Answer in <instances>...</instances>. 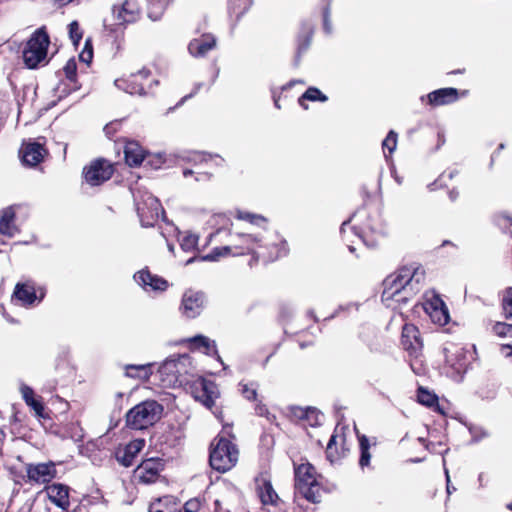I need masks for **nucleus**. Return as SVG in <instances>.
Listing matches in <instances>:
<instances>
[{"label": "nucleus", "instance_id": "7c9ffc66", "mask_svg": "<svg viewBox=\"0 0 512 512\" xmlns=\"http://www.w3.org/2000/svg\"><path fill=\"white\" fill-rule=\"evenodd\" d=\"M216 46L215 37L206 33L199 38L192 39L188 44V51L194 57H203Z\"/></svg>", "mask_w": 512, "mask_h": 512}, {"label": "nucleus", "instance_id": "dca6fc26", "mask_svg": "<svg viewBox=\"0 0 512 512\" xmlns=\"http://www.w3.org/2000/svg\"><path fill=\"white\" fill-rule=\"evenodd\" d=\"M49 155L45 144L37 141H23L19 149V158L24 166L36 167Z\"/></svg>", "mask_w": 512, "mask_h": 512}, {"label": "nucleus", "instance_id": "f257e3e1", "mask_svg": "<svg viewBox=\"0 0 512 512\" xmlns=\"http://www.w3.org/2000/svg\"><path fill=\"white\" fill-rule=\"evenodd\" d=\"M425 279L426 271L422 265H404L384 279L382 299L396 298L397 302H401L407 296L419 293L425 284Z\"/></svg>", "mask_w": 512, "mask_h": 512}, {"label": "nucleus", "instance_id": "a19ab883", "mask_svg": "<svg viewBox=\"0 0 512 512\" xmlns=\"http://www.w3.org/2000/svg\"><path fill=\"white\" fill-rule=\"evenodd\" d=\"M236 218L262 228H265L268 224V219L266 217L246 211H238Z\"/></svg>", "mask_w": 512, "mask_h": 512}, {"label": "nucleus", "instance_id": "f704fd0d", "mask_svg": "<svg viewBox=\"0 0 512 512\" xmlns=\"http://www.w3.org/2000/svg\"><path fill=\"white\" fill-rule=\"evenodd\" d=\"M21 393L25 403L35 411L36 416L44 418V405L41 397L36 398L34 390L27 385L22 386Z\"/></svg>", "mask_w": 512, "mask_h": 512}, {"label": "nucleus", "instance_id": "e433bc0d", "mask_svg": "<svg viewBox=\"0 0 512 512\" xmlns=\"http://www.w3.org/2000/svg\"><path fill=\"white\" fill-rule=\"evenodd\" d=\"M16 214L12 208L3 210L0 216V233L6 236H13L17 231L15 226Z\"/></svg>", "mask_w": 512, "mask_h": 512}, {"label": "nucleus", "instance_id": "cd10ccee", "mask_svg": "<svg viewBox=\"0 0 512 512\" xmlns=\"http://www.w3.org/2000/svg\"><path fill=\"white\" fill-rule=\"evenodd\" d=\"M445 362L457 373L465 371L467 367V356L464 349L458 345L451 344L444 348Z\"/></svg>", "mask_w": 512, "mask_h": 512}, {"label": "nucleus", "instance_id": "de8ad7c7", "mask_svg": "<svg viewBox=\"0 0 512 512\" xmlns=\"http://www.w3.org/2000/svg\"><path fill=\"white\" fill-rule=\"evenodd\" d=\"M68 31H69V38L71 39L72 43L75 46H78L83 37V32L80 28L78 21H76V20L72 21L68 25Z\"/></svg>", "mask_w": 512, "mask_h": 512}, {"label": "nucleus", "instance_id": "4be33fe9", "mask_svg": "<svg viewBox=\"0 0 512 512\" xmlns=\"http://www.w3.org/2000/svg\"><path fill=\"white\" fill-rule=\"evenodd\" d=\"M44 296V289L41 287L37 288L35 282L32 280L17 283L13 292V297L23 305H32L36 300L41 301Z\"/></svg>", "mask_w": 512, "mask_h": 512}, {"label": "nucleus", "instance_id": "5701e85b", "mask_svg": "<svg viewBox=\"0 0 512 512\" xmlns=\"http://www.w3.org/2000/svg\"><path fill=\"white\" fill-rule=\"evenodd\" d=\"M228 246L233 257L251 254L254 259L256 237L252 234H235L231 237Z\"/></svg>", "mask_w": 512, "mask_h": 512}, {"label": "nucleus", "instance_id": "c9c22d12", "mask_svg": "<svg viewBox=\"0 0 512 512\" xmlns=\"http://www.w3.org/2000/svg\"><path fill=\"white\" fill-rule=\"evenodd\" d=\"M152 363L148 364H127L125 365V375L130 378L148 381L152 375Z\"/></svg>", "mask_w": 512, "mask_h": 512}, {"label": "nucleus", "instance_id": "13d9d810", "mask_svg": "<svg viewBox=\"0 0 512 512\" xmlns=\"http://www.w3.org/2000/svg\"><path fill=\"white\" fill-rule=\"evenodd\" d=\"M121 123L118 121L110 122L104 126V133L109 138L112 139L117 131L119 130Z\"/></svg>", "mask_w": 512, "mask_h": 512}, {"label": "nucleus", "instance_id": "69168bd1", "mask_svg": "<svg viewBox=\"0 0 512 512\" xmlns=\"http://www.w3.org/2000/svg\"><path fill=\"white\" fill-rule=\"evenodd\" d=\"M214 506H215L214 512H230L229 510L224 509L222 507L221 502L219 500H215Z\"/></svg>", "mask_w": 512, "mask_h": 512}, {"label": "nucleus", "instance_id": "393cba45", "mask_svg": "<svg viewBox=\"0 0 512 512\" xmlns=\"http://www.w3.org/2000/svg\"><path fill=\"white\" fill-rule=\"evenodd\" d=\"M134 279L146 291L164 292L169 286L166 279L159 275L152 274L148 268L138 271L134 275Z\"/></svg>", "mask_w": 512, "mask_h": 512}, {"label": "nucleus", "instance_id": "9d476101", "mask_svg": "<svg viewBox=\"0 0 512 512\" xmlns=\"http://www.w3.org/2000/svg\"><path fill=\"white\" fill-rule=\"evenodd\" d=\"M115 84L131 95L142 96L149 94L153 87L159 84V81L149 69L142 68L135 73L117 79Z\"/></svg>", "mask_w": 512, "mask_h": 512}, {"label": "nucleus", "instance_id": "a211bd4d", "mask_svg": "<svg viewBox=\"0 0 512 512\" xmlns=\"http://www.w3.org/2000/svg\"><path fill=\"white\" fill-rule=\"evenodd\" d=\"M165 464L161 458L144 459L135 470V477L139 483L152 484L157 482Z\"/></svg>", "mask_w": 512, "mask_h": 512}, {"label": "nucleus", "instance_id": "f3484780", "mask_svg": "<svg viewBox=\"0 0 512 512\" xmlns=\"http://www.w3.org/2000/svg\"><path fill=\"white\" fill-rule=\"evenodd\" d=\"M423 309L431 321L440 326L448 324L450 320L449 310L439 294L432 293L426 297Z\"/></svg>", "mask_w": 512, "mask_h": 512}, {"label": "nucleus", "instance_id": "6ab92c4d", "mask_svg": "<svg viewBox=\"0 0 512 512\" xmlns=\"http://www.w3.org/2000/svg\"><path fill=\"white\" fill-rule=\"evenodd\" d=\"M241 395L248 401L254 403V412L257 416L268 417L270 414L267 405L259 397V383L257 381L242 380L238 384Z\"/></svg>", "mask_w": 512, "mask_h": 512}, {"label": "nucleus", "instance_id": "052dcab7", "mask_svg": "<svg viewBox=\"0 0 512 512\" xmlns=\"http://www.w3.org/2000/svg\"><path fill=\"white\" fill-rule=\"evenodd\" d=\"M323 24L326 31H329V16H330V5L327 4L322 11Z\"/></svg>", "mask_w": 512, "mask_h": 512}, {"label": "nucleus", "instance_id": "a18cd8bd", "mask_svg": "<svg viewBox=\"0 0 512 512\" xmlns=\"http://www.w3.org/2000/svg\"><path fill=\"white\" fill-rule=\"evenodd\" d=\"M502 313L506 319H512V287H508L503 295L502 302Z\"/></svg>", "mask_w": 512, "mask_h": 512}, {"label": "nucleus", "instance_id": "58836bf2", "mask_svg": "<svg viewBox=\"0 0 512 512\" xmlns=\"http://www.w3.org/2000/svg\"><path fill=\"white\" fill-rule=\"evenodd\" d=\"M66 79L69 81L71 88L69 92L80 89L77 78V63L74 58L69 59L63 67Z\"/></svg>", "mask_w": 512, "mask_h": 512}, {"label": "nucleus", "instance_id": "4d7b16f0", "mask_svg": "<svg viewBox=\"0 0 512 512\" xmlns=\"http://www.w3.org/2000/svg\"><path fill=\"white\" fill-rule=\"evenodd\" d=\"M194 174L197 175L196 178H195L197 181L209 180L212 177V174L208 173V172L195 171V170H192V169H184L183 170V176L184 177H188V176H191V175H194Z\"/></svg>", "mask_w": 512, "mask_h": 512}, {"label": "nucleus", "instance_id": "412c9836", "mask_svg": "<svg viewBox=\"0 0 512 512\" xmlns=\"http://www.w3.org/2000/svg\"><path fill=\"white\" fill-rule=\"evenodd\" d=\"M467 93L466 90L460 93L458 89L452 87L440 88L422 96L421 101L432 107H439L455 103L459 100L460 95H466Z\"/></svg>", "mask_w": 512, "mask_h": 512}, {"label": "nucleus", "instance_id": "423d86ee", "mask_svg": "<svg viewBox=\"0 0 512 512\" xmlns=\"http://www.w3.org/2000/svg\"><path fill=\"white\" fill-rule=\"evenodd\" d=\"M49 45L50 36L46 26L37 28L28 38L22 50L25 66L29 69H36L41 64L47 63Z\"/></svg>", "mask_w": 512, "mask_h": 512}, {"label": "nucleus", "instance_id": "603ef678", "mask_svg": "<svg viewBox=\"0 0 512 512\" xmlns=\"http://www.w3.org/2000/svg\"><path fill=\"white\" fill-rule=\"evenodd\" d=\"M456 175H458V171L457 170H446L444 171L443 173H441L439 175V177L435 180V182L433 183L434 186L436 187H444V186H447L446 184V180H451L453 179Z\"/></svg>", "mask_w": 512, "mask_h": 512}, {"label": "nucleus", "instance_id": "ddd939ff", "mask_svg": "<svg viewBox=\"0 0 512 512\" xmlns=\"http://www.w3.org/2000/svg\"><path fill=\"white\" fill-rule=\"evenodd\" d=\"M24 481L31 485H48L57 476L56 464L53 461L45 463L25 464Z\"/></svg>", "mask_w": 512, "mask_h": 512}, {"label": "nucleus", "instance_id": "bf43d9fd", "mask_svg": "<svg viewBox=\"0 0 512 512\" xmlns=\"http://www.w3.org/2000/svg\"><path fill=\"white\" fill-rule=\"evenodd\" d=\"M93 59V50L82 49L79 54V60L83 63L90 64Z\"/></svg>", "mask_w": 512, "mask_h": 512}, {"label": "nucleus", "instance_id": "0eeeda50", "mask_svg": "<svg viewBox=\"0 0 512 512\" xmlns=\"http://www.w3.org/2000/svg\"><path fill=\"white\" fill-rule=\"evenodd\" d=\"M163 413V406L155 400L143 401L132 407L125 416L126 426L133 430H144L153 426Z\"/></svg>", "mask_w": 512, "mask_h": 512}, {"label": "nucleus", "instance_id": "bb28decb", "mask_svg": "<svg viewBox=\"0 0 512 512\" xmlns=\"http://www.w3.org/2000/svg\"><path fill=\"white\" fill-rule=\"evenodd\" d=\"M314 36V27L310 24H303L296 36V53L294 65L299 66L302 56L309 50Z\"/></svg>", "mask_w": 512, "mask_h": 512}, {"label": "nucleus", "instance_id": "39448f33", "mask_svg": "<svg viewBox=\"0 0 512 512\" xmlns=\"http://www.w3.org/2000/svg\"><path fill=\"white\" fill-rule=\"evenodd\" d=\"M294 474L295 489L299 494L311 503L321 502L324 488L316 468L309 462L301 463L294 467Z\"/></svg>", "mask_w": 512, "mask_h": 512}, {"label": "nucleus", "instance_id": "4468645a", "mask_svg": "<svg viewBox=\"0 0 512 512\" xmlns=\"http://www.w3.org/2000/svg\"><path fill=\"white\" fill-rule=\"evenodd\" d=\"M350 453V447L347 444L345 428L335 427L325 449L326 459L331 463H340Z\"/></svg>", "mask_w": 512, "mask_h": 512}, {"label": "nucleus", "instance_id": "c03bdc74", "mask_svg": "<svg viewBox=\"0 0 512 512\" xmlns=\"http://www.w3.org/2000/svg\"><path fill=\"white\" fill-rule=\"evenodd\" d=\"M252 0H228L229 11L237 18L242 16L251 6Z\"/></svg>", "mask_w": 512, "mask_h": 512}, {"label": "nucleus", "instance_id": "72a5a7b5", "mask_svg": "<svg viewBox=\"0 0 512 512\" xmlns=\"http://www.w3.org/2000/svg\"><path fill=\"white\" fill-rule=\"evenodd\" d=\"M189 342L191 350L202 351L208 356L217 355L218 359H220L215 342L211 341L208 337L197 335L192 337Z\"/></svg>", "mask_w": 512, "mask_h": 512}, {"label": "nucleus", "instance_id": "f03ea898", "mask_svg": "<svg viewBox=\"0 0 512 512\" xmlns=\"http://www.w3.org/2000/svg\"><path fill=\"white\" fill-rule=\"evenodd\" d=\"M232 429V425H224L209 446V465L219 473L231 470L239 459V449L234 443L236 436Z\"/></svg>", "mask_w": 512, "mask_h": 512}, {"label": "nucleus", "instance_id": "b1692460", "mask_svg": "<svg viewBox=\"0 0 512 512\" xmlns=\"http://www.w3.org/2000/svg\"><path fill=\"white\" fill-rule=\"evenodd\" d=\"M255 484L257 496L263 506H279L281 499L275 491L270 479L261 474L255 479Z\"/></svg>", "mask_w": 512, "mask_h": 512}, {"label": "nucleus", "instance_id": "49530a36", "mask_svg": "<svg viewBox=\"0 0 512 512\" xmlns=\"http://www.w3.org/2000/svg\"><path fill=\"white\" fill-rule=\"evenodd\" d=\"M198 236L195 234H186L180 240V247L185 252H191L196 249L198 244Z\"/></svg>", "mask_w": 512, "mask_h": 512}, {"label": "nucleus", "instance_id": "79ce46f5", "mask_svg": "<svg viewBox=\"0 0 512 512\" xmlns=\"http://www.w3.org/2000/svg\"><path fill=\"white\" fill-rule=\"evenodd\" d=\"M165 163H166V158L163 154H161V153L152 154V153L146 152L145 160L143 161L142 164H144V166L146 168H149L151 170H158V169H161Z\"/></svg>", "mask_w": 512, "mask_h": 512}, {"label": "nucleus", "instance_id": "a878e982", "mask_svg": "<svg viewBox=\"0 0 512 512\" xmlns=\"http://www.w3.org/2000/svg\"><path fill=\"white\" fill-rule=\"evenodd\" d=\"M145 446L144 439H134L124 447H119L115 451L116 460L124 467L133 465L135 458Z\"/></svg>", "mask_w": 512, "mask_h": 512}, {"label": "nucleus", "instance_id": "3c124183", "mask_svg": "<svg viewBox=\"0 0 512 512\" xmlns=\"http://www.w3.org/2000/svg\"><path fill=\"white\" fill-rule=\"evenodd\" d=\"M182 364L181 361H166L159 369L160 373H166L167 371H170L173 373V379L178 380L179 370L178 365Z\"/></svg>", "mask_w": 512, "mask_h": 512}, {"label": "nucleus", "instance_id": "1a4fd4ad", "mask_svg": "<svg viewBox=\"0 0 512 512\" xmlns=\"http://www.w3.org/2000/svg\"><path fill=\"white\" fill-rule=\"evenodd\" d=\"M287 252V242L280 235L270 233L267 236L256 237V249L253 260L269 263L285 256Z\"/></svg>", "mask_w": 512, "mask_h": 512}, {"label": "nucleus", "instance_id": "09e8293b", "mask_svg": "<svg viewBox=\"0 0 512 512\" xmlns=\"http://www.w3.org/2000/svg\"><path fill=\"white\" fill-rule=\"evenodd\" d=\"M492 332L498 337H512V324L496 322L492 326Z\"/></svg>", "mask_w": 512, "mask_h": 512}, {"label": "nucleus", "instance_id": "680f3d73", "mask_svg": "<svg viewBox=\"0 0 512 512\" xmlns=\"http://www.w3.org/2000/svg\"><path fill=\"white\" fill-rule=\"evenodd\" d=\"M304 420L308 421L311 426L319 424V412L314 408V414L308 415Z\"/></svg>", "mask_w": 512, "mask_h": 512}, {"label": "nucleus", "instance_id": "e2e57ef3", "mask_svg": "<svg viewBox=\"0 0 512 512\" xmlns=\"http://www.w3.org/2000/svg\"><path fill=\"white\" fill-rule=\"evenodd\" d=\"M296 83H303L301 80H291L281 87L282 92L292 88Z\"/></svg>", "mask_w": 512, "mask_h": 512}, {"label": "nucleus", "instance_id": "f8f14e48", "mask_svg": "<svg viewBox=\"0 0 512 512\" xmlns=\"http://www.w3.org/2000/svg\"><path fill=\"white\" fill-rule=\"evenodd\" d=\"M189 389L193 398L209 409L214 406L215 400L220 396L217 384L202 376L189 383Z\"/></svg>", "mask_w": 512, "mask_h": 512}, {"label": "nucleus", "instance_id": "c756f323", "mask_svg": "<svg viewBox=\"0 0 512 512\" xmlns=\"http://www.w3.org/2000/svg\"><path fill=\"white\" fill-rule=\"evenodd\" d=\"M48 499L57 507L66 510L69 505V486L62 483H53L45 487Z\"/></svg>", "mask_w": 512, "mask_h": 512}, {"label": "nucleus", "instance_id": "ea45409f", "mask_svg": "<svg viewBox=\"0 0 512 512\" xmlns=\"http://www.w3.org/2000/svg\"><path fill=\"white\" fill-rule=\"evenodd\" d=\"M438 396L434 393L429 391L428 389L420 386L417 389V401L429 408L438 407L439 406V400Z\"/></svg>", "mask_w": 512, "mask_h": 512}, {"label": "nucleus", "instance_id": "864d4df0", "mask_svg": "<svg viewBox=\"0 0 512 512\" xmlns=\"http://www.w3.org/2000/svg\"><path fill=\"white\" fill-rule=\"evenodd\" d=\"M201 506L202 504L199 499L192 498L186 501L182 509H178V512H199Z\"/></svg>", "mask_w": 512, "mask_h": 512}, {"label": "nucleus", "instance_id": "473e14b6", "mask_svg": "<svg viewBox=\"0 0 512 512\" xmlns=\"http://www.w3.org/2000/svg\"><path fill=\"white\" fill-rule=\"evenodd\" d=\"M179 501L176 497L165 495L153 499L148 506V512H178Z\"/></svg>", "mask_w": 512, "mask_h": 512}, {"label": "nucleus", "instance_id": "2eb2a0df", "mask_svg": "<svg viewBox=\"0 0 512 512\" xmlns=\"http://www.w3.org/2000/svg\"><path fill=\"white\" fill-rule=\"evenodd\" d=\"M208 304L207 295L203 291L188 289L184 292L180 310L189 319L198 317Z\"/></svg>", "mask_w": 512, "mask_h": 512}, {"label": "nucleus", "instance_id": "774afa93", "mask_svg": "<svg viewBox=\"0 0 512 512\" xmlns=\"http://www.w3.org/2000/svg\"><path fill=\"white\" fill-rule=\"evenodd\" d=\"M505 349L509 350V352L506 353V357H512V345H510V344H502L501 345V351H504Z\"/></svg>", "mask_w": 512, "mask_h": 512}, {"label": "nucleus", "instance_id": "c85d7f7f", "mask_svg": "<svg viewBox=\"0 0 512 512\" xmlns=\"http://www.w3.org/2000/svg\"><path fill=\"white\" fill-rule=\"evenodd\" d=\"M357 439L359 444V466L361 469L370 467L371 457L373 449L376 450L379 441L377 437H368L365 434L357 433Z\"/></svg>", "mask_w": 512, "mask_h": 512}, {"label": "nucleus", "instance_id": "0e129e2a", "mask_svg": "<svg viewBox=\"0 0 512 512\" xmlns=\"http://www.w3.org/2000/svg\"><path fill=\"white\" fill-rule=\"evenodd\" d=\"M5 440H6V433L3 429H0V454H2Z\"/></svg>", "mask_w": 512, "mask_h": 512}, {"label": "nucleus", "instance_id": "9b49d317", "mask_svg": "<svg viewBox=\"0 0 512 512\" xmlns=\"http://www.w3.org/2000/svg\"><path fill=\"white\" fill-rule=\"evenodd\" d=\"M115 171L114 163L106 158L99 157L91 160L83 167L82 177L88 185L92 187L100 186L110 180Z\"/></svg>", "mask_w": 512, "mask_h": 512}, {"label": "nucleus", "instance_id": "5fc2aeb1", "mask_svg": "<svg viewBox=\"0 0 512 512\" xmlns=\"http://www.w3.org/2000/svg\"><path fill=\"white\" fill-rule=\"evenodd\" d=\"M292 415L297 418L298 420H304L308 415L314 414V408L313 407H292L291 408Z\"/></svg>", "mask_w": 512, "mask_h": 512}, {"label": "nucleus", "instance_id": "8fccbe9b", "mask_svg": "<svg viewBox=\"0 0 512 512\" xmlns=\"http://www.w3.org/2000/svg\"><path fill=\"white\" fill-rule=\"evenodd\" d=\"M397 138V133L393 130H390L382 142L383 151L385 152V150H388L389 155H391L397 147Z\"/></svg>", "mask_w": 512, "mask_h": 512}, {"label": "nucleus", "instance_id": "20e7f679", "mask_svg": "<svg viewBox=\"0 0 512 512\" xmlns=\"http://www.w3.org/2000/svg\"><path fill=\"white\" fill-rule=\"evenodd\" d=\"M400 345L407 353L412 371L416 375H424L427 371L423 354L424 340L416 325L412 323H405L402 326Z\"/></svg>", "mask_w": 512, "mask_h": 512}, {"label": "nucleus", "instance_id": "7ed1b4c3", "mask_svg": "<svg viewBox=\"0 0 512 512\" xmlns=\"http://www.w3.org/2000/svg\"><path fill=\"white\" fill-rule=\"evenodd\" d=\"M114 24H104L109 37L114 38L116 53L122 49L127 24L137 22L141 17V7L137 0H125L121 5H113Z\"/></svg>", "mask_w": 512, "mask_h": 512}, {"label": "nucleus", "instance_id": "2f4dec72", "mask_svg": "<svg viewBox=\"0 0 512 512\" xmlns=\"http://www.w3.org/2000/svg\"><path fill=\"white\" fill-rule=\"evenodd\" d=\"M146 150L135 140L125 141L124 158L130 167H138L145 160Z\"/></svg>", "mask_w": 512, "mask_h": 512}, {"label": "nucleus", "instance_id": "6e6552de", "mask_svg": "<svg viewBox=\"0 0 512 512\" xmlns=\"http://www.w3.org/2000/svg\"><path fill=\"white\" fill-rule=\"evenodd\" d=\"M137 215L143 227H154L160 217L165 218V210L157 197L146 190L134 194Z\"/></svg>", "mask_w": 512, "mask_h": 512}, {"label": "nucleus", "instance_id": "4c0bfd02", "mask_svg": "<svg viewBox=\"0 0 512 512\" xmlns=\"http://www.w3.org/2000/svg\"><path fill=\"white\" fill-rule=\"evenodd\" d=\"M328 100V97L322 93L320 89L317 87L311 86L309 87L299 98H298V104L305 110L308 109V105L306 104V101H319V102H326Z\"/></svg>", "mask_w": 512, "mask_h": 512}, {"label": "nucleus", "instance_id": "338daca9", "mask_svg": "<svg viewBox=\"0 0 512 512\" xmlns=\"http://www.w3.org/2000/svg\"><path fill=\"white\" fill-rule=\"evenodd\" d=\"M74 0H53L54 4H56L58 7H64L68 4L72 3Z\"/></svg>", "mask_w": 512, "mask_h": 512}, {"label": "nucleus", "instance_id": "aec40b11", "mask_svg": "<svg viewBox=\"0 0 512 512\" xmlns=\"http://www.w3.org/2000/svg\"><path fill=\"white\" fill-rule=\"evenodd\" d=\"M417 133L421 134V143L428 152H436L445 144V135L439 128H413L408 131L410 137Z\"/></svg>", "mask_w": 512, "mask_h": 512}, {"label": "nucleus", "instance_id": "37998d69", "mask_svg": "<svg viewBox=\"0 0 512 512\" xmlns=\"http://www.w3.org/2000/svg\"><path fill=\"white\" fill-rule=\"evenodd\" d=\"M232 256V253L230 252L229 246H221V247H215L212 249V251L204 256L200 257L201 261H218L221 258Z\"/></svg>", "mask_w": 512, "mask_h": 512}, {"label": "nucleus", "instance_id": "6e6d98bb", "mask_svg": "<svg viewBox=\"0 0 512 512\" xmlns=\"http://www.w3.org/2000/svg\"><path fill=\"white\" fill-rule=\"evenodd\" d=\"M93 500L90 496L84 497L77 506L73 509V512H90Z\"/></svg>", "mask_w": 512, "mask_h": 512}]
</instances>
